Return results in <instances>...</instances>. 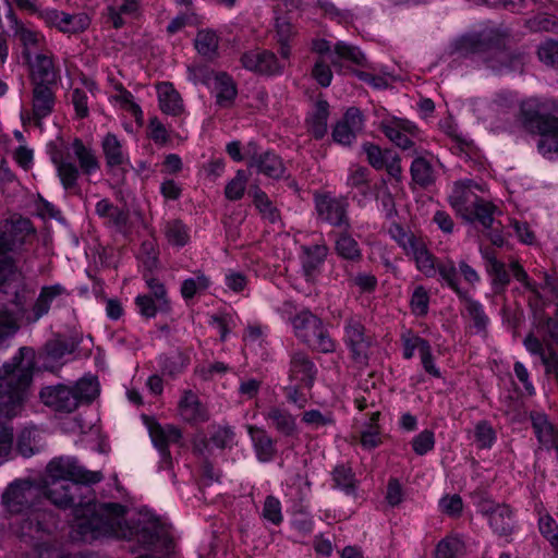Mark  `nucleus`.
I'll return each instance as SVG.
<instances>
[{"label": "nucleus", "mask_w": 558, "mask_h": 558, "mask_svg": "<svg viewBox=\"0 0 558 558\" xmlns=\"http://www.w3.org/2000/svg\"><path fill=\"white\" fill-rule=\"evenodd\" d=\"M102 478L101 472L86 470L75 458L58 457L48 463L43 484L15 480L3 492L2 504L8 512L23 514L49 500L59 508H72L77 518L86 517L85 509L94 499L89 485Z\"/></svg>", "instance_id": "1"}, {"label": "nucleus", "mask_w": 558, "mask_h": 558, "mask_svg": "<svg viewBox=\"0 0 558 558\" xmlns=\"http://www.w3.org/2000/svg\"><path fill=\"white\" fill-rule=\"evenodd\" d=\"M89 529L98 535H110L118 538L134 539L144 547L156 545L163 535L158 519L138 513L135 518L125 519L126 508L118 502L94 504L85 509Z\"/></svg>", "instance_id": "2"}, {"label": "nucleus", "mask_w": 558, "mask_h": 558, "mask_svg": "<svg viewBox=\"0 0 558 558\" xmlns=\"http://www.w3.org/2000/svg\"><path fill=\"white\" fill-rule=\"evenodd\" d=\"M33 356L32 349L22 347L0 367V420H10L22 411L33 379Z\"/></svg>", "instance_id": "3"}, {"label": "nucleus", "mask_w": 558, "mask_h": 558, "mask_svg": "<svg viewBox=\"0 0 558 558\" xmlns=\"http://www.w3.org/2000/svg\"><path fill=\"white\" fill-rule=\"evenodd\" d=\"M99 393V385L94 377H83L73 386L58 384L41 388L43 403L56 412L71 413L82 403H90Z\"/></svg>", "instance_id": "4"}, {"label": "nucleus", "mask_w": 558, "mask_h": 558, "mask_svg": "<svg viewBox=\"0 0 558 558\" xmlns=\"http://www.w3.org/2000/svg\"><path fill=\"white\" fill-rule=\"evenodd\" d=\"M295 337L307 347L322 353H331L336 343L323 320L310 311H302L292 318Z\"/></svg>", "instance_id": "5"}, {"label": "nucleus", "mask_w": 558, "mask_h": 558, "mask_svg": "<svg viewBox=\"0 0 558 558\" xmlns=\"http://www.w3.org/2000/svg\"><path fill=\"white\" fill-rule=\"evenodd\" d=\"M521 114L524 126L541 135L537 143L539 153L544 156L558 153V118L541 114L530 102L522 105Z\"/></svg>", "instance_id": "6"}, {"label": "nucleus", "mask_w": 558, "mask_h": 558, "mask_svg": "<svg viewBox=\"0 0 558 558\" xmlns=\"http://www.w3.org/2000/svg\"><path fill=\"white\" fill-rule=\"evenodd\" d=\"M14 266L15 260L11 257L0 259V293L7 295L5 301L13 304L20 313H24L34 291L15 275Z\"/></svg>", "instance_id": "7"}, {"label": "nucleus", "mask_w": 558, "mask_h": 558, "mask_svg": "<svg viewBox=\"0 0 558 558\" xmlns=\"http://www.w3.org/2000/svg\"><path fill=\"white\" fill-rule=\"evenodd\" d=\"M497 32L469 33L454 39L450 45V54L468 58L473 54H486L494 45H499Z\"/></svg>", "instance_id": "8"}, {"label": "nucleus", "mask_w": 558, "mask_h": 558, "mask_svg": "<svg viewBox=\"0 0 558 558\" xmlns=\"http://www.w3.org/2000/svg\"><path fill=\"white\" fill-rule=\"evenodd\" d=\"M344 342L354 363L368 364L373 337L366 332V328L360 320L350 318L345 322Z\"/></svg>", "instance_id": "9"}, {"label": "nucleus", "mask_w": 558, "mask_h": 558, "mask_svg": "<svg viewBox=\"0 0 558 558\" xmlns=\"http://www.w3.org/2000/svg\"><path fill=\"white\" fill-rule=\"evenodd\" d=\"M32 233H34V230L31 220L27 218L5 221L0 227V257L14 259L9 254L17 253Z\"/></svg>", "instance_id": "10"}, {"label": "nucleus", "mask_w": 558, "mask_h": 558, "mask_svg": "<svg viewBox=\"0 0 558 558\" xmlns=\"http://www.w3.org/2000/svg\"><path fill=\"white\" fill-rule=\"evenodd\" d=\"M26 515L19 523L17 533L25 542L40 541L45 534H49L56 523L50 512L41 511V508L24 512Z\"/></svg>", "instance_id": "11"}, {"label": "nucleus", "mask_w": 558, "mask_h": 558, "mask_svg": "<svg viewBox=\"0 0 558 558\" xmlns=\"http://www.w3.org/2000/svg\"><path fill=\"white\" fill-rule=\"evenodd\" d=\"M318 217L339 228L348 230L350 228L349 218L347 216V201L335 198L329 195H320L315 199Z\"/></svg>", "instance_id": "12"}, {"label": "nucleus", "mask_w": 558, "mask_h": 558, "mask_svg": "<svg viewBox=\"0 0 558 558\" xmlns=\"http://www.w3.org/2000/svg\"><path fill=\"white\" fill-rule=\"evenodd\" d=\"M241 62L250 71L262 75H276L282 73L284 64L280 63L276 54L269 50H251L242 54Z\"/></svg>", "instance_id": "13"}, {"label": "nucleus", "mask_w": 558, "mask_h": 558, "mask_svg": "<svg viewBox=\"0 0 558 558\" xmlns=\"http://www.w3.org/2000/svg\"><path fill=\"white\" fill-rule=\"evenodd\" d=\"M148 429L154 446L161 456V463L165 464L166 468H170L172 460L168 447L170 444H180L182 439L181 430L172 425L161 426L157 422L149 423Z\"/></svg>", "instance_id": "14"}, {"label": "nucleus", "mask_w": 558, "mask_h": 558, "mask_svg": "<svg viewBox=\"0 0 558 558\" xmlns=\"http://www.w3.org/2000/svg\"><path fill=\"white\" fill-rule=\"evenodd\" d=\"M318 369L311 359V356L304 351H295L291 354L289 378L291 381L300 383L302 387L311 389L316 379Z\"/></svg>", "instance_id": "15"}, {"label": "nucleus", "mask_w": 558, "mask_h": 558, "mask_svg": "<svg viewBox=\"0 0 558 558\" xmlns=\"http://www.w3.org/2000/svg\"><path fill=\"white\" fill-rule=\"evenodd\" d=\"M363 129V116L360 109L351 107L343 118L337 122L332 130L335 142L342 145H351L356 134Z\"/></svg>", "instance_id": "16"}, {"label": "nucleus", "mask_w": 558, "mask_h": 558, "mask_svg": "<svg viewBox=\"0 0 558 558\" xmlns=\"http://www.w3.org/2000/svg\"><path fill=\"white\" fill-rule=\"evenodd\" d=\"M33 118L39 123L52 113L56 105L54 87L57 85L32 84Z\"/></svg>", "instance_id": "17"}, {"label": "nucleus", "mask_w": 558, "mask_h": 558, "mask_svg": "<svg viewBox=\"0 0 558 558\" xmlns=\"http://www.w3.org/2000/svg\"><path fill=\"white\" fill-rule=\"evenodd\" d=\"M499 45H494L486 54L485 62L493 70L508 68L517 70L522 64V54L514 53L506 47V37L499 34Z\"/></svg>", "instance_id": "18"}, {"label": "nucleus", "mask_w": 558, "mask_h": 558, "mask_svg": "<svg viewBox=\"0 0 558 558\" xmlns=\"http://www.w3.org/2000/svg\"><path fill=\"white\" fill-rule=\"evenodd\" d=\"M247 165L250 168H256L258 173L274 180L283 178L287 171L282 159L269 150L263 154H253L250 157Z\"/></svg>", "instance_id": "19"}, {"label": "nucleus", "mask_w": 558, "mask_h": 558, "mask_svg": "<svg viewBox=\"0 0 558 558\" xmlns=\"http://www.w3.org/2000/svg\"><path fill=\"white\" fill-rule=\"evenodd\" d=\"M26 63L31 68L32 84L57 85L59 73L51 54L38 53L34 61Z\"/></svg>", "instance_id": "20"}, {"label": "nucleus", "mask_w": 558, "mask_h": 558, "mask_svg": "<svg viewBox=\"0 0 558 558\" xmlns=\"http://www.w3.org/2000/svg\"><path fill=\"white\" fill-rule=\"evenodd\" d=\"M531 422L539 444L546 449H555L558 445V430L549 422L547 415L533 412L531 413Z\"/></svg>", "instance_id": "21"}, {"label": "nucleus", "mask_w": 558, "mask_h": 558, "mask_svg": "<svg viewBox=\"0 0 558 558\" xmlns=\"http://www.w3.org/2000/svg\"><path fill=\"white\" fill-rule=\"evenodd\" d=\"M248 435L253 441L257 459L262 462L271 461L277 454L276 440L265 429L257 426H248Z\"/></svg>", "instance_id": "22"}, {"label": "nucleus", "mask_w": 558, "mask_h": 558, "mask_svg": "<svg viewBox=\"0 0 558 558\" xmlns=\"http://www.w3.org/2000/svg\"><path fill=\"white\" fill-rule=\"evenodd\" d=\"M63 293H65V289L61 284L43 287L36 302L33 305L32 315L27 317V320L29 323H35L48 314L52 301Z\"/></svg>", "instance_id": "23"}, {"label": "nucleus", "mask_w": 558, "mask_h": 558, "mask_svg": "<svg viewBox=\"0 0 558 558\" xmlns=\"http://www.w3.org/2000/svg\"><path fill=\"white\" fill-rule=\"evenodd\" d=\"M158 99L161 111L167 114L177 117L184 110L182 98L171 83L158 85Z\"/></svg>", "instance_id": "24"}, {"label": "nucleus", "mask_w": 558, "mask_h": 558, "mask_svg": "<svg viewBox=\"0 0 558 558\" xmlns=\"http://www.w3.org/2000/svg\"><path fill=\"white\" fill-rule=\"evenodd\" d=\"M180 414L185 422L198 423L207 420V414L201 404L197 396L191 390L185 391L184 397L180 401Z\"/></svg>", "instance_id": "25"}, {"label": "nucleus", "mask_w": 558, "mask_h": 558, "mask_svg": "<svg viewBox=\"0 0 558 558\" xmlns=\"http://www.w3.org/2000/svg\"><path fill=\"white\" fill-rule=\"evenodd\" d=\"M275 27L277 41L280 45L279 53L283 59H289L291 53L289 41L296 34L295 27L292 24V16L288 13L276 16Z\"/></svg>", "instance_id": "26"}, {"label": "nucleus", "mask_w": 558, "mask_h": 558, "mask_svg": "<svg viewBox=\"0 0 558 558\" xmlns=\"http://www.w3.org/2000/svg\"><path fill=\"white\" fill-rule=\"evenodd\" d=\"M329 117V104L327 100L319 99L315 104V109L308 118V130L316 140H322L327 133V120Z\"/></svg>", "instance_id": "27"}, {"label": "nucleus", "mask_w": 558, "mask_h": 558, "mask_svg": "<svg viewBox=\"0 0 558 558\" xmlns=\"http://www.w3.org/2000/svg\"><path fill=\"white\" fill-rule=\"evenodd\" d=\"M303 252L305 254L302 259V268L307 280L314 277L318 267L324 263L328 247L326 245H313L304 246Z\"/></svg>", "instance_id": "28"}, {"label": "nucleus", "mask_w": 558, "mask_h": 558, "mask_svg": "<svg viewBox=\"0 0 558 558\" xmlns=\"http://www.w3.org/2000/svg\"><path fill=\"white\" fill-rule=\"evenodd\" d=\"M215 89L217 92L216 101L220 107L231 106L238 94L233 80L225 72L215 75Z\"/></svg>", "instance_id": "29"}, {"label": "nucleus", "mask_w": 558, "mask_h": 558, "mask_svg": "<svg viewBox=\"0 0 558 558\" xmlns=\"http://www.w3.org/2000/svg\"><path fill=\"white\" fill-rule=\"evenodd\" d=\"M266 418L272 422L274 427L280 434L289 437L296 434V423L294 416L287 410L276 407L269 409Z\"/></svg>", "instance_id": "30"}, {"label": "nucleus", "mask_w": 558, "mask_h": 558, "mask_svg": "<svg viewBox=\"0 0 558 558\" xmlns=\"http://www.w3.org/2000/svg\"><path fill=\"white\" fill-rule=\"evenodd\" d=\"M413 183L426 189L435 183V171L432 163L424 157H416L410 168Z\"/></svg>", "instance_id": "31"}, {"label": "nucleus", "mask_w": 558, "mask_h": 558, "mask_svg": "<svg viewBox=\"0 0 558 558\" xmlns=\"http://www.w3.org/2000/svg\"><path fill=\"white\" fill-rule=\"evenodd\" d=\"M101 146L106 163L109 168L123 165L125 157L122 151V145L114 134L108 133L102 140Z\"/></svg>", "instance_id": "32"}, {"label": "nucleus", "mask_w": 558, "mask_h": 558, "mask_svg": "<svg viewBox=\"0 0 558 558\" xmlns=\"http://www.w3.org/2000/svg\"><path fill=\"white\" fill-rule=\"evenodd\" d=\"M496 207L482 198H476L473 207L465 215V219L469 221L477 220L484 228H492L494 223V211Z\"/></svg>", "instance_id": "33"}, {"label": "nucleus", "mask_w": 558, "mask_h": 558, "mask_svg": "<svg viewBox=\"0 0 558 558\" xmlns=\"http://www.w3.org/2000/svg\"><path fill=\"white\" fill-rule=\"evenodd\" d=\"M488 521L494 532L500 536L509 535L513 530L512 511L507 505L497 507Z\"/></svg>", "instance_id": "34"}, {"label": "nucleus", "mask_w": 558, "mask_h": 558, "mask_svg": "<svg viewBox=\"0 0 558 558\" xmlns=\"http://www.w3.org/2000/svg\"><path fill=\"white\" fill-rule=\"evenodd\" d=\"M344 230L336 240V252L339 256L351 262L362 258L359 243Z\"/></svg>", "instance_id": "35"}, {"label": "nucleus", "mask_w": 558, "mask_h": 558, "mask_svg": "<svg viewBox=\"0 0 558 558\" xmlns=\"http://www.w3.org/2000/svg\"><path fill=\"white\" fill-rule=\"evenodd\" d=\"M537 327L546 350L555 349L554 345H558V322L556 318H551L542 313L538 316Z\"/></svg>", "instance_id": "36"}, {"label": "nucleus", "mask_w": 558, "mask_h": 558, "mask_svg": "<svg viewBox=\"0 0 558 558\" xmlns=\"http://www.w3.org/2000/svg\"><path fill=\"white\" fill-rule=\"evenodd\" d=\"M75 345L73 342L57 336L48 340L44 345V352L47 359L56 362L61 360L65 354H70L74 351Z\"/></svg>", "instance_id": "37"}, {"label": "nucleus", "mask_w": 558, "mask_h": 558, "mask_svg": "<svg viewBox=\"0 0 558 558\" xmlns=\"http://www.w3.org/2000/svg\"><path fill=\"white\" fill-rule=\"evenodd\" d=\"M476 198H478L477 195L469 187L458 186L450 196V204L458 213L465 217L476 202Z\"/></svg>", "instance_id": "38"}, {"label": "nucleus", "mask_w": 558, "mask_h": 558, "mask_svg": "<svg viewBox=\"0 0 558 558\" xmlns=\"http://www.w3.org/2000/svg\"><path fill=\"white\" fill-rule=\"evenodd\" d=\"M96 214L99 217L108 218L117 227L125 226L129 219L128 213L114 206L108 199H101L96 204Z\"/></svg>", "instance_id": "39"}, {"label": "nucleus", "mask_w": 558, "mask_h": 558, "mask_svg": "<svg viewBox=\"0 0 558 558\" xmlns=\"http://www.w3.org/2000/svg\"><path fill=\"white\" fill-rule=\"evenodd\" d=\"M332 481L333 486L341 488L345 492V494H354L355 493V475L351 469V466L347 464L337 465L332 471Z\"/></svg>", "instance_id": "40"}, {"label": "nucleus", "mask_w": 558, "mask_h": 558, "mask_svg": "<svg viewBox=\"0 0 558 558\" xmlns=\"http://www.w3.org/2000/svg\"><path fill=\"white\" fill-rule=\"evenodd\" d=\"M61 19L59 31L63 33H81L87 29L90 25L89 16L83 12L76 14L63 12Z\"/></svg>", "instance_id": "41"}, {"label": "nucleus", "mask_w": 558, "mask_h": 558, "mask_svg": "<svg viewBox=\"0 0 558 558\" xmlns=\"http://www.w3.org/2000/svg\"><path fill=\"white\" fill-rule=\"evenodd\" d=\"M73 149L78 159L80 167L84 173L89 174L99 168V162L90 149H88L80 138L73 142Z\"/></svg>", "instance_id": "42"}, {"label": "nucleus", "mask_w": 558, "mask_h": 558, "mask_svg": "<svg viewBox=\"0 0 558 558\" xmlns=\"http://www.w3.org/2000/svg\"><path fill=\"white\" fill-rule=\"evenodd\" d=\"M412 129H415V126L405 128L400 123H392L389 125H384L383 132L398 147H400L403 150H408L413 147L414 143L402 131L405 130L411 132Z\"/></svg>", "instance_id": "43"}, {"label": "nucleus", "mask_w": 558, "mask_h": 558, "mask_svg": "<svg viewBox=\"0 0 558 558\" xmlns=\"http://www.w3.org/2000/svg\"><path fill=\"white\" fill-rule=\"evenodd\" d=\"M461 300L464 302L468 315L473 320V325L476 330L485 331L488 324V317L484 313L483 306L477 301L471 299L468 294L465 298H461Z\"/></svg>", "instance_id": "44"}, {"label": "nucleus", "mask_w": 558, "mask_h": 558, "mask_svg": "<svg viewBox=\"0 0 558 558\" xmlns=\"http://www.w3.org/2000/svg\"><path fill=\"white\" fill-rule=\"evenodd\" d=\"M53 162L57 165L58 175L61 180V183L65 190L75 189L77 185L78 178V169L72 162L66 161H58L56 157L52 158Z\"/></svg>", "instance_id": "45"}, {"label": "nucleus", "mask_w": 558, "mask_h": 558, "mask_svg": "<svg viewBox=\"0 0 558 558\" xmlns=\"http://www.w3.org/2000/svg\"><path fill=\"white\" fill-rule=\"evenodd\" d=\"M166 236L168 242L175 246H184L190 239L186 226L179 219L166 225Z\"/></svg>", "instance_id": "46"}, {"label": "nucleus", "mask_w": 558, "mask_h": 558, "mask_svg": "<svg viewBox=\"0 0 558 558\" xmlns=\"http://www.w3.org/2000/svg\"><path fill=\"white\" fill-rule=\"evenodd\" d=\"M413 347H416V349L420 352L424 369L428 374L433 375L434 377L439 378L440 372L434 364V359L432 355V349H430L429 342L423 338L416 337L413 340Z\"/></svg>", "instance_id": "47"}, {"label": "nucleus", "mask_w": 558, "mask_h": 558, "mask_svg": "<svg viewBox=\"0 0 558 558\" xmlns=\"http://www.w3.org/2000/svg\"><path fill=\"white\" fill-rule=\"evenodd\" d=\"M196 50L205 57H211L218 48V37L211 31H199L194 40Z\"/></svg>", "instance_id": "48"}, {"label": "nucleus", "mask_w": 558, "mask_h": 558, "mask_svg": "<svg viewBox=\"0 0 558 558\" xmlns=\"http://www.w3.org/2000/svg\"><path fill=\"white\" fill-rule=\"evenodd\" d=\"M248 181L245 170H238L235 177L226 185L225 195L230 201H239L243 197Z\"/></svg>", "instance_id": "49"}, {"label": "nucleus", "mask_w": 558, "mask_h": 558, "mask_svg": "<svg viewBox=\"0 0 558 558\" xmlns=\"http://www.w3.org/2000/svg\"><path fill=\"white\" fill-rule=\"evenodd\" d=\"M335 53L339 59H345L360 66H366L367 60L364 53L355 46L339 41L335 45Z\"/></svg>", "instance_id": "50"}, {"label": "nucleus", "mask_w": 558, "mask_h": 558, "mask_svg": "<svg viewBox=\"0 0 558 558\" xmlns=\"http://www.w3.org/2000/svg\"><path fill=\"white\" fill-rule=\"evenodd\" d=\"M16 451L24 458H28L38 451L35 429L25 428L19 434Z\"/></svg>", "instance_id": "51"}, {"label": "nucleus", "mask_w": 558, "mask_h": 558, "mask_svg": "<svg viewBox=\"0 0 558 558\" xmlns=\"http://www.w3.org/2000/svg\"><path fill=\"white\" fill-rule=\"evenodd\" d=\"M437 270L440 277L459 295L460 299L465 298L468 293L465 291H462L459 287L458 271L452 262L439 264Z\"/></svg>", "instance_id": "52"}, {"label": "nucleus", "mask_w": 558, "mask_h": 558, "mask_svg": "<svg viewBox=\"0 0 558 558\" xmlns=\"http://www.w3.org/2000/svg\"><path fill=\"white\" fill-rule=\"evenodd\" d=\"M487 272L493 277V286L496 292H501L510 283V275L505 263L494 260L493 266H486Z\"/></svg>", "instance_id": "53"}, {"label": "nucleus", "mask_w": 558, "mask_h": 558, "mask_svg": "<svg viewBox=\"0 0 558 558\" xmlns=\"http://www.w3.org/2000/svg\"><path fill=\"white\" fill-rule=\"evenodd\" d=\"M363 149L367 156V161L376 170H381L385 163L390 159L391 150L386 149L383 151L380 147L375 144L365 143Z\"/></svg>", "instance_id": "54"}, {"label": "nucleus", "mask_w": 558, "mask_h": 558, "mask_svg": "<svg viewBox=\"0 0 558 558\" xmlns=\"http://www.w3.org/2000/svg\"><path fill=\"white\" fill-rule=\"evenodd\" d=\"M256 208L263 215V217L275 223L280 219L279 210L272 205L271 201L264 191H257L255 195Z\"/></svg>", "instance_id": "55"}, {"label": "nucleus", "mask_w": 558, "mask_h": 558, "mask_svg": "<svg viewBox=\"0 0 558 558\" xmlns=\"http://www.w3.org/2000/svg\"><path fill=\"white\" fill-rule=\"evenodd\" d=\"M209 287V280L203 274L195 278H187L182 282L181 293L185 300L192 299L196 293L205 291Z\"/></svg>", "instance_id": "56"}, {"label": "nucleus", "mask_w": 558, "mask_h": 558, "mask_svg": "<svg viewBox=\"0 0 558 558\" xmlns=\"http://www.w3.org/2000/svg\"><path fill=\"white\" fill-rule=\"evenodd\" d=\"M20 329V325L13 313L0 308V345Z\"/></svg>", "instance_id": "57"}, {"label": "nucleus", "mask_w": 558, "mask_h": 558, "mask_svg": "<svg viewBox=\"0 0 558 558\" xmlns=\"http://www.w3.org/2000/svg\"><path fill=\"white\" fill-rule=\"evenodd\" d=\"M15 36L19 37L22 45L24 46V50L22 52L23 58L26 62H31V50L29 47L38 46L39 44V34L37 32L31 31L25 26H19L15 29Z\"/></svg>", "instance_id": "58"}, {"label": "nucleus", "mask_w": 558, "mask_h": 558, "mask_svg": "<svg viewBox=\"0 0 558 558\" xmlns=\"http://www.w3.org/2000/svg\"><path fill=\"white\" fill-rule=\"evenodd\" d=\"M462 542L458 537H446L441 539L435 549V558H457Z\"/></svg>", "instance_id": "59"}, {"label": "nucleus", "mask_w": 558, "mask_h": 558, "mask_svg": "<svg viewBox=\"0 0 558 558\" xmlns=\"http://www.w3.org/2000/svg\"><path fill=\"white\" fill-rule=\"evenodd\" d=\"M418 270L428 277L436 274L435 257L430 254L426 246L416 248L415 255L413 256Z\"/></svg>", "instance_id": "60"}, {"label": "nucleus", "mask_w": 558, "mask_h": 558, "mask_svg": "<svg viewBox=\"0 0 558 558\" xmlns=\"http://www.w3.org/2000/svg\"><path fill=\"white\" fill-rule=\"evenodd\" d=\"M263 518L275 525L282 522L281 504L275 496H267L263 507Z\"/></svg>", "instance_id": "61"}, {"label": "nucleus", "mask_w": 558, "mask_h": 558, "mask_svg": "<svg viewBox=\"0 0 558 558\" xmlns=\"http://www.w3.org/2000/svg\"><path fill=\"white\" fill-rule=\"evenodd\" d=\"M538 525L542 535L549 541L558 553V524L551 517L545 515L539 519Z\"/></svg>", "instance_id": "62"}, {"label": "nucleus", "mask_w": 558, "mask_h": 558, "mask_svg": "<svg viewBox=\"0 0 558 558\" xmlns=\"http://www.w3.org/2000/svg\"><path fill=\"white\" fill-rule=\"evenodd\" d=\"M475 440L480 448H489L493 445L495 432L486 421H481L476 424Z\"/></svg>", "instance_id": "63"}, {"label": "nucleus", "mask_w": 558, "mask_h": 558, "mask_svg": "<svg viewBox=\"0 0 558 558\" xmlns=\"http://www.w3.org/2000/svg\"><path fill=\"white\" fill-rule=\"evenodd\" d=\"M539 60L546 64L558 68V43L554 40L546 41L538 48Z\"/></svg>", "instance_id": "64"}]
</instances>
